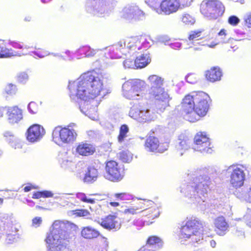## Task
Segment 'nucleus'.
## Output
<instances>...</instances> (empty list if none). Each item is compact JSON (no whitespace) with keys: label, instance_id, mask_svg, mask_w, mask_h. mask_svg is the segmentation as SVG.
<instances>
[{"label":"nucleus","instance_id":"c9c22d12","mask_svg":"<svg viewBox=\"0 0 251 251\" xmlns=\"http://www.w3.org/2000/svg\"><path fill=\"white\" fill-rule=\"evenodd\" d=\"M181 21L184 24L188 25H193L195 22L194 18L188 14H184L182 17Z\"/></svg>","mask_w":251,"mask_h":251},{"label":"nucleus","instance_id":"393cba45","mask_svg":"<svg viewBox=\"0 0 251 251\" xmlns=\"http://www.w3.org/2000/svg\"><path fill=\"white\" fill-rule=\"evenodd\" d=\"M144 213V216L146 217L145 221L147 222H151V221L158 217L159 215V211L157 207L156 204L154 202V205H149Z\"/></svg>","mask_w":251,"mask_h":251},{"label":"nucleus","instance_id":"bf43d9fd","mask_svg":"<svg viewBox=\"0 0 251 251\" xmlns=\"http://www.w3.org/2000/svg\"><path fill=\"white\" fill-rule=\"evenodd\" d=\"M4 112V108L3 107H0V118L3 117Z\"/></svg>","mask_w":251,"mask_h":251},{"label":"nucleus","instance_id":"7c9ffc66","mask_svg":"<svg viewBox=\"0 0 251 251\" xmlns=\"http://www.w3.org/2000/svg\"><path fill=\"white\" fill-rule=\"evenodd\" d=\"M204 31L203 29L192 30L188 34V39L190 41L201 40L204 37Z\"/></svg>","mask_w":251,"mask_h":251},{"label":"nucleus","instance_id":"e2e57ef3","mask_svg":"<svg viewBox=\"0 0 251 251\" xmlns=\"http://www.w3.org/2000/svg\"><path fill=\"white\" fill-rule=\"evenodd\" d=\"M211 245L213 246V247H214L216 245V242L214 240H212L211 242Z\"/></svg>","mask_w":251,"mask_h":251},{"label":"nucleus","instance_id":"680f3d73","mask_svg":"<svg viewBox=\"0 0 251 251\" xmlns=\"http://www.w3.org/2000/svg\"><path fill=\"white\" fill-rule=\"evenodd\" d=\"M247 195L249 199L251 200V188L247 192Z\"/></svg>","mask_w":251,"mask_h":251},{"label":"nucleus","instance_id":"ea45409f","mask_svg":"<svg viewBox=\"0 0 251 251\" xmlns=\"http://www.w3.org/2000/svg\"><path fill=\"white\" fill-rule=\"evenodd\" d=\"M29 111L32 114L36 113L39 109L38 104L34 101H31L28 105Z\"/></svg>","mask_w":251,"mask_h":251},{"label":"nucleus","instance_id":"0e129e2a","mask_svg":"<svg viewBox=\"0 0 251 251\" xmlns=\"http://www.w3.org/2000/svg\"><path fill=\"white\" fill-rule=\"evenodd\" d=\"M31 20V18L30 17H28L27 18H25V20L26 21H30Z\"/></svg>","mask_w":251,"mask_h":251},{"label":"nucleus","instance_id":"f704fd0d","mask_svg":"<svg viewBox=\"0 0 251 251\" xmlns=\"http://www.w3.org/2000/svg\"><path fill=\"white\" fill-rule=\"evenodd\" d=\"M3 135L6 141H7L8 143H17V138L12 132L10 131H6L4 133Z\"/></svg>","mask_w":251,"mask_h":251},{"label":"nucleus","instance_id":"338daca9","mask_svg":"<svg viewBox=\"0 0 251 251\" xmlns=\"http://www.w3.org/2000/svg\"><path fill=\"white\" fill-rule=\"evenodd\" d=\"M194 182H198L199 181V179L198 178H196L194 180Z\"/></svg>","mask_w":251,"mask_h":251},{"label":"nucleus","instance_id":"13d9d810","mask_svg":"<svg viewBox=\"0 0 251 251\" xmlns=\"http://www.w3.org/2000/svg\"><path fill=\"white\" fill-rule=\"evenodd\" d=\"M218 44V43H216L215 42H212V43L210 44H207V46H208V47H210V48H214V47H215Z\"/></svg>","mask_w":251,"mask_h":251},{"label":"nucleus","instance_id":"052dcab7","mask_svg":"<svg viewBox=\"0 0 251 251\" xmlns=\"http://www.w3.org/2000/svg\"><path fill=\"white\" fill-rule=\"evenodd\" d=\"M134 224L137 226H142L144 225V223L142 221H140L138 223H137V224H136L135 222H134Z\"/></svg>","mask_w":251,"mask_h":251},{"label":"nucleus","instance_id":"58836bf2","mask_svg":"<svg viewBox=\"0 0 251 251\" xmlns=\"http://www.w3.org/2000/svg\"><path fill=\"white\" fill-rule=\"evenodd\" d=\"M71 211L72 212V214L77 217L85 216L89 214V212L87 210L83 209H77Z\"/></svg>","mask_w":251,"mask_h":251},{"label":"nucleus","instance_id":"9b49d317","mask_svg":"<svg viewBox=\"0 0 251 251\" xmlns=\"http://www.w3.org/2000/svg\"><path fill=\"white\" fill-rule=\"evenodd\" d=\"M194 143L197 146L195 150L202 153H212V147L211 146L209 138L204 132H198L194 137Z\"/></svg>","mask_w":251,"mask_h":251},{"label":"nucleus","instance_id":"cd10ccee","mask_svg":"<svg viewBox=\"0 0 251 251\" xmlns=\"http://www.w3.org/2000/svg\"><path fill=\"white\" fill-rule=\"evenodd\" d=\"M99 176V172L98 169L94 167H89L86 172L83 178V181L85 182L92 183L95 181Z\"/></svg>","mask_w":251,"mask_h":251},{"label":"nucleus","instance_id":"603ef678","mask_svg":"<svg viewBox=\"0 0 251 251\" xmlns=\"http://www.w3.org/2000/svg\"><path fill=\"white\" fill-rule=\"evenodd\" d=\"M245 22L246 25L249 28H251V12L249 14Z\"/></svg>","mask_w":251,"mask_h":251},{"label":"nucleus","instance_id":"a19ab883","mask_svg":"<svg viewBox=\"0 0 251 251\" xmlns=\"http://www.w3.org/2000/svg\"><path fill=\"white\" fill-rule=\"evenodd\" d=\"M138 39L140 40V43H141V48L143 45H150L151 40L150 37L146 35H141L140 37H137Z\"/></svg>","mask_w":251,"mask_h":251},{"label":"nucleus","instance_id":"412c9836","mask_svg":"<svg viewBox=\"0 0 251 251\" xmlns=\"http://www.w3.org/2000/svg\"><path fill=\"white\" fill-rule=\"evenodd\" d=\"M23 53L13 51L11 49L6 48V42L0 40V58H10L16 56H21Z\"/></svg>","mask_w":251,"mask_h":251},{"label":"nucleus","instance_id":"aec40b11","mask_svg":"<svg viewBox=\"0 0 251 251\" xmlns=\"http://www.w3.org/2000/svg\"><path fill=\"white\" fill-rule=\"evenodd\" d=\"M100 225L108 230L116 229L120 228V224L117 218L115 215H109L102 219Z\"/></svg>","mask_w":251,"mask_h":251},{"label":"nucleus","instance_id":"bb28decb","mask_svg":"<svg viewBox=\"0 0 251 251\" xmlns=\"http://www.w3.org/2000/svg\"><path fill=\"white\" fill-rule=\"evenodd\" d=\"M217 6L213 8L211 13L206 16L210 20H216L221 17L224 13L225 7L223 3L219 0L216 3Z\"/></svg>","mask_w":251,"mask_h":251},{"label":"nucleus","instance_id":"a18cd8bd","mask_svg":"<svg viewBox=\"0 0 251 251\" xmlns=\"http://www.w3.org/2000/svg\"><path fill=\"white\" fill-rule=\"evenodd\" d=\"M11 44L13 48L17 49L24 50L28 48L23 43L13 42Z\"/></svg>","mask_w":251,"mask_h":251},{"label":"nucleus","instance_id":"37998d69","mask_svg":"<svg viewBox=\"0 0 251 251\" xmlns=\"http://www.w3.org/2000/svg\"><path fill=\"white\" fill-rule=\"evenodd\" d=\"M207 186L201 183L195 186V189L197 192H200L201 194L206 193L207 192Z\"/></svg>","mask_w":251,"mask_h":251},{"label":"nucleus","instance_id":"3c124183","mask_svg":"<svg viewBox=\"0 0 251 251\" xmlns=\"http://www.w3.org/2000/svg\"><path fill=\"white\" fill-rule=\"evenodd\" d=\"M41 222L42 219L40 217H36L32 220V224L36 226H39Z\"/></svg>","mask_w":251,"mask_h":251},{"label":"nucleus","instance_id":"4468645a","mask_svg":"<svg viewBox=\"0 0 251 251\" xmlns=\"http://www.w3.org/2000/svg\"><path fill=\"white\" fill-rule=\"evenodd\" d=\"M45 134V129L42 126L34 124L28 128L26 132V139L29 142L34 143L40 140Z\"/></svg>","mask_w":251,"mask_h":251},{"label":"nucleus","instance_id":"f3484780","mask_svg":"<svg viewBox=\"0 0 251 251\" xmlns=\"http://www.w3.org/2000/svg\"><path fill=\"white\" fill-rule=\"evenodd\" d=\"M214 225L215 231L219 235L224 236L228 231L229 225L223 216L216 218L214 221Z\"/></svg>","mask_w":251,"mask_h":251},{"label":"nucleus","instance_id":"09e8293b","mask_svg":"<svg viewBox=\"0 0 251 251\" xmlns=\"http://www.w3.org/2000/svg\"><path fill=\"white\" fill-rule=\"evenodd\" d=\"M41 192L42 198H50L53 196V194L49 191H43Z\"/></svg>","mask_w":251,"mask_h":251},{"label":"nucleus","instance_id":"69168bd1","mask_svg":"<svg viewBox=\"0 0 251 251\" xmlns=\"http://www.w3.org/2000/svg\"><path fill=\"white\" fill-rule=\"evenodd\" d=\"M3 199L0 198V205H1L3 203Z\"/></svg>","mask_w":251,"mask_h":251},{"label":"nucleus","instance_id":"423d86ee","mask_svg":"<svg viewBox=\"0 0 251 251\" xmlns=\"http://www.w3.org/2000/svg\"><path fill=\"white\" fill-rule=\"evenodd\" d=\"M77 136L75 130L69 126L56 127L52 133L53 141L59 145L73 143L75 141Z\"/></svg>","mask_w":251,"mask_h":251},{"label":"nucleus","instance_id":"8fccbe9b","mask_svg":"<svg viewBox=\"0 0 251 251\" xmlns=\"http://www.w3.org/2000/svg\"><path fill=\"white\" fill-rule=\"evenodd\" d=\"M35 53L40 57H43L47 54V51L42 49L37 50L35 51Z\"/></svg>","mask_w":251,"mask_h":251},{"label":"nucleus","instance_id":"9d476101","mask_svg":"<svg viewBox=\"0 0 251 251\" xmlns=\"http://www.w3.org/2000/svg\"><path fill=\"white\" fill-rule=\"evenodd\" d=\"M180 5L178 0H162L156 11L159 14L170 15L181 9Z\"/></svg>","mask_w":251,"mask_h":251},{"label":"nucleus","instance_id":"5fc2aeb1","mask_svg":"<svg viewBox=\"0 0 251 251\" xmlns=\"http://www.w3.org/2000/svg\"><path fill=\"white\" fill-rule=\"evenodd\" d=\"M145 1L151 7H153L156 3L157 0H145Z\"/></svg>","mask_w":251,"mask_h":251},{"label":"nucleus","instance_id":"2eb2a0df","mask_svg":"<svg viewBox=\"0 0 251 251\" xmlns=\"http://www.w3.org/2000/svg\"><path fill=\"white\" fill-rule=\"evenodd\" d=\"M6 109V116L8 122L12 124L18 123L23 118V110L17 105L4 107Z\"/></svg>","mask_w":251,"mask_h":251},{"label":"nucleus","instance_id":"ddd939ff","mask_svg":"<svg viewBox=\"0 0 251 251\" xmlns=\"http://www.w3.org/2000/svg\"><path fill=\"white\" fill-rule=\"evenodd\" d=\"M144 147L149 151L163 152L167 150L169 146L167 143H160L156 137L150 135L145 142Z\"/></svg>","mask_w":251,"mask_h":251},{"label":"nucleus","instance_id":"a878e982","mask_svg":"<svg viewBox=\"0 0 251 251\" xmlns=\"http://www.w3.org/2000/svg\"><path fill=\"white\" fill-rule=\"evenodd\" d=\"M219 0H203L200 5L201 13L206 17L211 13L213 8L216 6V3Z\"/></svg>","mask_w":251,"mask_h":251},{"label":"nucleus","instance_id":"79ce46f5","mask_svg":"<svg viewBox=\"0 0 251 251\" xmlns=\"http://www.w3.org/2000/svg\"><path fill=\"white\" fill-rule=\"evenodd\" d=\"M190 142L188 139H181L179 143V149L182 150H186L189 148Z\"/></svg>","mask_w":251,"mask_h":251},{"label":"nucleus","instance_id":"5701e85b","mask_svg":"<svg viewBox=\"0 0 251 251\" xmlns=\"http://www.w3.org/2000/svg\"><path fill=\"white\" fill-rule=\"evenodd\" d=\"M113 196L117 201H110L109 204L110 206L114 207L120 206L119 201H131L133 199L132 195L126 192L116 193L114 194Z\"/></svg>","mask_w":251,"mask_h":251},{"label":"nucleus","instance_id":"c03bdc74","mask_svg":"<svg viewBox=\"0 0 251 251\" xmlns=\"http://www.w3.org/2000/svg\"><path fill=\"white\" fill-rule=\"evenodd\" d=\"M228 23L232 26H236L240 22L239 19L236 16H231L228 19Z\"/></svg>","mask_w":251,"mask_h":251},{"label":"nucleus","instance_id":"6e6d98bb","mask_svg":"<svg viewBox=\"0 0 251 251\" xmlns=\"http://www.w3.org/2000/svg\"><path fill=\"white\" fill-rule=\"evenodd\" d=\"M35 189V187L32 185H29L24 187V190L25 192H27L30 191L31 189Z\"/></svg>","mask_w":251,"mask_h":251},{"label":"nucleus","instance_id":"49530a36","mask_svg":"<svg viewBox=\"0 0 251 251\" xmlns=\"http://www.w3.org/2000/svg\"><path fill=\"white\" fill-rule=\"evenodd\" d=\"M179 1V3L180 4V7L181 8V9L189 6L191 3L193 2L194 0H178Z\"/></svg>","mask_w":251,"mask_h":251},{"label":"nucleus","instance_id":"c85d7f7f","mask_svg":"<svg viewBox=\"0 0 251 251\" xmlns=\"http://www.w3.org/2000/svg\"><path fill=\"white\" fill-rule=\"evenodd\" d=\"M149 53H143L137 57L134 61V65L137 68H142L148 65L151 59Z\"/></svg>","mask_w":251,"mask_h":251},{"label":"nucleus","instance_id":"6ab92c4d","mask_svg":"<svg viewBox=\"0 0 251 251\" xmlns=\"http://www.w3.org/2000/svg\"><path fill=\"white\" fill-rule=\"evenodd\" d=\"M127 42L126 41H120L116 44L106 49L105 55L106 57L111 58L117 56V51L125 50L123 53L126 54V50Z\"/></svg>","mask_w":251,"mask_h":251},{"label":"nucleus","instance_id":"39448f33","mask_svg":"<svg viewBox=\"0 0 251 251\" xmlns=\"http://www.w3.org/2000/svg\"><path fill=\"white\" fill-rule=\"evenodd\" d=\"M203 225L196 219H190L180 229V236L182 239H191L198 243L203 240Z\"/></svg>","mask_w":251,"mask_h":251},{"label":"nucleus","instance_id":"dca6fc26","mask_svg":"<svg viewBox=\"0 0 251 251\" xmlns=\"http://www.w3.org/2000/svg\"><path fill=\"white\" fill-rule=\"evenodd\" d=\"M75 152L82 156H88L93 155L96 152L95 146L87 141L78 143L76 146Z\"/></svg>","mask_w":251,"mask_h":251},{"label":"nucleus","instance_id":"20e7f679","mask_svg":"<svg viewBox=\"0 0 251 251\" xmlns=\"http://www.w3.org/2000/svg\"><path fill=\"white\" fill-rule=\"evenodd\" d=\"M69 227H76V226L69 222H55L53 224L52 229L48 235L46 242L50 245L58 246L63 243L64 240L69 238V234L67 232Z\"/></svg>","mask_w":251,"mask_h":251},{"label":"nucleus","instance_id":"72a5a7b5","mask_svg":"<svg viewBox=\"0 0 251 251\" xmlns=\"http://www.w3.org/2000/svg\"><path fill=\"white\" fill-rule=\"evenodd\" d=\"M17 91L16 86L12 83L8 84L4 88V92L9 95L15 94Z\"/></svg>","mask_w":251,"mask_h":251},{"label":"nucleus","instance_id":"4be33fe9","mask_svg":"<svg viewBox=\"0 0 251 251\" xmlns=\"http://www.w3.org/2000/svg\"><path fill=\"white\" fill-rule=\"evenodd\" d=\"M140 40L137 37H130L126 40V50L129 53L134 54L141 49Z\"/></svg>","mask_w":251,"mask_h":251},{"label":"nucleus","instance_id":"2f4dec72","mask_svg":"<svg viewBox=\"0 0 251 251\" xmlns=\"http://www.w3.org/2000/svg\"><path fill=\"white\" fill-rule=\"evenodd\" d=\"M129 128L126 125L124 124L121 126L119 130V134L117 137V140L119 143H122L127 136Z\"/></svg>","mask_w":251,"mask_h":251},{"label":"nucleus","instance_id":"6e6552de","mask_svg":"<svg viewBox=\"0 0 251 251\" xmlns=\"http://www.w3.org/2000/svg\"><path fill=\"white\" fill-rule=\"evenodd\" d=\"M105 176L107 179L113 182H118L124 177L123 170L119 163L110 160L105 162Z\"/></svg>","mask_w":251,"mask_h":251},{"label":"nucleus","instance_id":"864d4df0","mask_svg":"<svg viewBox=\"0 0 251 251\" xmlns=\"http://www.w3.org/2000/svg\"><path fill=\"white\" fill-rule=\"evenodd\" d=\"M42 198L41 192L37 191L34 192L32 195V198L34 199H38Z\"/></svg>","mask_w":251,"mask_h":251},{"label":"nucleus","instance_id":"f257e3e1","mask_svg":"<svg viewBox=\"0 0 251 251\" xmlns=\"http://www.w3.org/2000/svg\"><path fill=\"white\" fill-rule=\"evenodd\" d=\"M103 78L101 73L95 71L82 74L76 81L69 83L68 87L70 97L96 98L104 91Z\"/></svg>","mask_w":251,"mask_h":251},{"label":"nucleus","instance_id":"b1692460","mask_svg":"<svg viewBox=\"0 0 251 251\" xmlns=\"http://www.w3.org/2000/svg\"><path fill=\"white\" fill-rule=\"evenodd\" d=\"M81 235L84 239L91 240L98 238L100 235V232L91 226H86L82 227Z\"/></svg>","mask_w":251,"mask_h":251},{"label":"nucleus","instance_id":"4d7b16f0","mask_svg":"<svg viewBox=\"0 0 251 251\" xmlns=\"http://www.w3.org/2000/svg\"><path fill=\"white\" fill-rule=\"evenodd\" d=\"M218 35L225 37L226 35V30L225 29H222L219 32Z\"/></svg>","mask_w":251,"mask_h":251},{"label":"nucleus","instance_id":"c756f323","mask_svg":"<svg viewBox=\"0 0 251 251\" xmlns=\"http://www.w3.org/2000/svg\"><path fill=\"white\" fill-rule=\"evenodd\" d=\"M77 56L79 58L84 57H92L94 56L96 52V50L91 48L89 46H82L80 47L76 51Z\"/></svg>","mask_w":251,"mask_h":251},{"label":"nucleus","instance_id":"7ed1b4c3","mask_svg":"<svg viewBox=\"0 0 251 251\" xmlns=\"http://www.w3.org/2000/svg\"><path fill=\"white\" fill-rule=\"evenodd\" d=\"M148 80L151 86L149 91L150 97L155 100L156 105L160 111H164L169 106L171 98L163 87V78L157 75H151L148 77Z\"/></svg>","mask_w":251,"mask_h":251},{"label":"nucleus","instance_id":"0eeeda50","mask_svg":"<svg viewBox=\"0 0 251 251\" xmlns=\"http://www.w3.org/2000/svg\"><path fill=\"white\" fill-rule=\"evenodd\" d=\"M229 169H232L229 180L230 184L236 188L243 186L246 179L245 171L247 170L246 166L241 164H233L229 167Z\"/></svg>","mask_w":251,"mask_h":251},{"label":"nucleus","instance_id":"a211bd4d","mask_svg":"<svg viewBox=\"0 0 251 251\" xmlns=\"http://www.w3.org/2000/svg\"><path fill=\"white\" fill-rule=\"evenodd\" d=\"M204 76L207 81L214 83L221 79L223 72L219 67H212L205 71Z\"/></svg>","mask_w":251,"mask_h":251},{"label":"nucleus","instance_id":"f03ea898","mask_svg":"<svg viewBox=\"0 0 251 251\" xmlns=\"http://www.w3.org/2000/svg\"><path fill=\"white\" fill-rule=\"evenodd\" d=\"M210 98L202 91H193L185 95L180 105V111L188 121L194 123L206 115Z\"/></svg>","mask_w":251,"mask_h":251},{"label":"nucleus","instance_id":"e433bc0d","mask_svg":"<svg viewBox=\"0 0 251 251\" xmlns=\"http://www.w3.org/2000/svg\"><path fill=\"white\" fill-rule=\"evenodd\" d=\"M77 198L79 200L84 202L89 203H94L95 202V200L94 199L89 198L86 196L85 194L83 193H80L78 194Z\"/></svg>","mask_w":251,"mask_h":251},{"label":"nucleus","instance_id":"4c0bfd02","mask_svg":"<svg viewBox=\"0 0 251 251\" xmlns=\"http://www.w3.org/2000/svg\"><path fill=\"white\" fill-rule=\"evenodd\" d=\"M162 241L160 238L155 236H151L147 240V243L150 245H154L161 243Z\"/></svg>","mask_w":251,"mask_h":251},{"label":"nucleus","instance_id":"1a4fd4ad","mask_svg":"<svg viewBox=\"0 0 251 251\" xmlns=\"http://www.w3.org/2000/svg\"><path fill=\"white\" fill-rule=\"evenodd\" d=\"M124 96L129 99H135L142 92V86L137 79H132L126 81L122 86Z\"/></svg>","mask_w":251,"mask_h":251},{"label":"nucleus","instance_id":"f8f14e48","mask_svg":"<svg viewBox=\"0 0 251 251\" xmlns=\"http://www.w3.org/2000/svg\"><path fill=\"white\" fill-rule=\"evenodd\" d=\"M149 205H154V202L146 199H138L130 206L126 208L123 213L126 215H136L144 211Z\"/></svg>","mask_w":251,"mask_h":251},{"label":"nucleus","instance_id":"de8ad7c7","mask_svg":"<svg viewBox=\"0 0 251 251\" xmlns=\"http://www.w3.org/2000/svg\"><path fill=\"white\" fill-rule=\"evenodd\" d=\"M60 56L63 59H68L72 57V54L69 50H66L64 52H63Z\"/></svg>","mask_w":251,"mask_h":251},{"label":"nucleus","instance_id":"473e14b6","mask_svg":"<svg viewBox=\"0 0 251 251\" xmlns=\"http://www.w3.org/2000/svg\"><path fill=\"white\" fill-rule=\"evenodd\" d=\"M119 158L124 163H128L132 159V156L128 151H123L119 153Z\"/></svg>","mask_w":251,"mask_h":251},{"label":"nucleus","instance_id":"774afa93","mask_svg":"<svg viewBox=\"0 0 251 251\" xmlns=\"http://www.w3.org/2000/svg\"><path fill=\"white\" fill-rule=\"evenodd\" d=\"M192 75H188L187 77H186V79L187 80V81H188V79Z\"/></svg>","mask_w":251,"mask_h":251}]
</instances>
